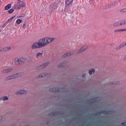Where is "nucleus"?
Wrapping results in <instances>:
<instances>
[{"instance_id":"18","label":"nucleus","mask_w":126,"mask_h":126,"mask_svg":"<svg viewBox=\"0 0 126 126\" xmlns=\"http://www.w3.org/2000/svg\"><path fill=\"white\" fill-rule=\"evenodd\" d=\"M66 65V62H63V63H61L59 64L58 65V67H61L63 66Z\"/></svg>"},{"instance_id":"50","label":"nucleus","mask_w":126,"mask_h":126,"mask_svg":"<svg viewBox=\"0 0 126 126\" xmlns=\"http://www.w3.org/2000/svg\"><path fill=\"white\" fill-rule=\"evenodd\" d=\"M21 0H18V1H21Z\"/></svg>"},{"instance_id":"46","label":"nucleus","mask_w":126,"mask_h":126,"mask_svg":"<svg viewBox=\"0 0 126 126\" xmlns=\"http://www.w3.org/2000/svg\"><path fill=\"white\" fill-rule=\"evenodd\" d=\"M4 49L5 50V51H6L7 50H8V49H7V47H4Z\"/></svg>"},{"instance_id":"19","label":"nucleus","mask_w":126,"mask_h":126,"mask_svg":"<svg viewBox=\"0 0 126 126\" xmlns=\"http://www.w3.org/2000/svg\"><path fill=\"white\" fill-rule=\"evenodd\" d=\"M73 0H66L65 3L67 5H70L73 1Z\"/></svg>"},{"instance_id":"29","label":"nucleus","mask_w":126,"mask_h":126,"mask_svg":"<svg viewBox=\"0 0 126 126\" xmlns=\"http://www.w3.org/2000/svg\"><path fill=\"white\" fill-rule=\"evenodd\" d=\"M125 46V43H122L119 46L120 48H123L124 46Z\"/></svg>"},{"instance_id":"47","label":"nucleus","mask_w":126,"mask_h":126,"mask_svg":"<svg viewBox=\"0 0 126 126\" xmlns=\"http://www.w3.org/2000/svg\"><path fill=\"white\" fill-rule=\"evenodd\" d=\"M7 47L8 49V50H9L11 49V47L9 46Z\"/></svg>"},{"instance_id":"40","label":"nucleus","mask_w":126,"mask_h":126,"mask_svg":"<svg viewBox=\"0 0 126 126\" xmlns=\"http://www.w3.org/2000/svg\"><path fill=\"white\" fill-rule=\"evenodd\" d=\"M11 21V20H10V19H9L7 20V22L6 23H7H7H9Z\"/></svg>"},{"instance_id":"4","label":"nucleus","mask_w":126,"mask_h":126,"mask_svg":"<svg viewBox=\"0 0 126 126\" xmlns=\"http://www.w3.org/2000/svg\"><path fill=\"white\" fill-rule=\"evenodd\" d=\"M61 2L59 0H56L52 4L50 5L51 8L52 9V10L53 11L54 10L58 7L57 5Z\"/></svg>"},{"instance_id":"11","label":"nucleus","mask_w":126,"mask_h":126,"mask_svg":"<svg viewBox=\"0 0 126 126\" xmlns=\"http://www.w3.org/2000/svg\"><path fill=\"white\" fill-rule=\"evenodd\" d=\"M95 98H93L87 100V102L89 103H92L96 102Z\"/></svg>"},{"instance_id":"44","label":"nucleus","mask_w":126,"mask_h":126,"mask_svg":"<svg viewBox=\"0 0 126 126\" xmlns=\"http://www.w3.org/2000/svg\"><path fill=\"white\" fill-rule=\"evenodd\" d=\"M123 60L124 61H126V55L124 57L123 59Z\"/></svg>"},{"instance_id":"9","label":"nucleus","mask_w":126,"mask_h":126,"mask_svg":"<svg viewBox=\"0 0 126 126\" xmlns=\"http://www.w3.org/2000/svg\"><path fill=\"white\" fill-rule=\"evenodd\" d=\"M88 47L87 45H86L83 46L82 48H81L77 52V53H79L82 51L85 50Z\"/></svg>"},{"instance_id":"1","label":"nucleus","mask_w":126,"mask_h":126,"mask_svg":"<svg viewBox=\"0 0 126 126\" xmlns=\"http://www.w3.org/2000/svg\"><path fill=\"white\" fill-rule=\"evenodd\" d=\"M48 44L47 38H45L40 39L38 42L35 43L32 45L31 48L34 49L36 48L41 47Z\"/></svg>"},{"instance_id":"6","label":"nucleus","mask_w":126,"mask_h":126,"mask_svg":"<svg viewBox=\"0 0 126 126\" xmlns=\"http://www.w3.org/2000/svg\"><path fill=\"white\" fill-rule=\"evenodd\" d=\"M51 73H48L47 74L46 73H42L40 75L37 76L36 78L37 79L43 78L45 76H48L50 75Z\"/></svg>"},{"instance_id":"33","label":"nucleus","mask_w":126,"mask_h":126,"mask_svg":"<svg viewBox=\"0 0 126 126\" xmlns=\"http://www.w3.org/2000/svg\"><path fill=\"white\" fill-rule=\"evenodd\" d=\"M120 82L119 81H115L114 82H113L111 83L112 84H119Z\"/></svg>"},{"instance_id":"5","label":"nucleus","mask_w":126,"mask_h":126,"mask_svg":"<svg viewBox=\"0 0 126 126\" xmlns=\"http://www.w3.org/2000/svg\"><path fill=\"white\" fill-rule=\"evenodd\" d=\"M20 76V74L18 73L14 74L7 77L5 78L4 80H8L10 79H12L15 78Z\"/></svg>"},{"instance_id":"37","label":"nucleus","mask_w":126,"mask_h":126,"mask_svg":"<svg viewBox=\"0 0 126 126\" xmlns=\"http://www.w3.org/2000/svg\"><path fill=\"white\" fill-rule=\"evenodd\" d=\"M2 51V52L5 51V50L4 49V48H1L0 49V51Z\"/></svg>"},{"instance_id":"31","label":"nucleus","mask_w":126,"mask_h":126,"mask_svg":"<svg viewBox=\"0 0 126 126\" xmlns=\"http://www.w3.org/2000/svg\"><path fill=\"white\" fill-rule=\"evenodd\" d=\"M94 98L95 99V100H96V102H98L101 100L100 98L98 97H96Z\"/></svg>"},{"instance_id":"27","label":"nucleus","mask_w":126,"mask_h":126,"mask_svg":"<svg viewBox=\"0 0 126 126\" xmlns=\"http://www.w3.org/2000/svg\"><path fill=\"white\" fill-rule=\"evenodd\" d=\"M7 72L8 73L12 71L13 69V68H7Z\"/></svg>"},{"instance_id":"20","label":"nucleus","mask_w":126,"mask_h":126,"mask_svg":"<svg viewBox=\"0 0 126 126\" xmlns=\"http://www.w3.org/2000/svg\"><path fill=\"white\" fill-rule=\"evenodd\" d=\"M19 4L20 5V6L21 8L22 7H23L25 5V3L24 2L22 1H20L18 2Z\"/></svg>"},{"instance_id":"36","label":"nucleus","mask_w":126,"mask_h":126,"mask_svg":"<svg viewBox=\"0 0 126 126\" xmlns=\"http://www.w3.org/2000/svg\"><path fill=\"white\" fill-rule=\"evenodd\" d=\"M26 22H25L23 23V28H25L26 26Z\"/></svg>"},{"instance_id":"14","label":"nucleus","mask_w":126,"mask_h":126,"mask_svg":"<svg viewBox=\"0 0 126 126\" xmlns=\"http://www.w3.org/2000/svg\"><path fill=\"white\" fill-rule=\"evenodd\" d=\"M103 113L105 114H108L112 113V111L110 110H103L102 111Z\"/></svg>"},{"instance_id":"7","label":"nucleus","mask_w":126,"mask_h":126,"mask_svg":"<svg viewBox=\"0 0 126 126\" xmlns=\"http://www.w3.org/2000/svg\"><path fill=\"white\" fill-rule=\"evenodd\" d=\"M61 114V112L60 111H56L54 112H52L49 113L48 114V116H58Z\"/></svg>"},{"instance_id":"21","label":"nucleus","mask_w":126,"mask_h":126,"mask_svg":"<svg viewBox=\"0 0 126 126\" xmlns=\"http://www.w3.org/2000/svg\"><path fill=\"white\" fill-rule=\"evenodd\" d=\"M94 72L95 70L94 69H92L89 70V73L90 75H92L93 73H94Z\"/></svg>"},{"instance_id":"38","label":"nucleus","mask_w":126,"mask_h":126,"mask_svg":"<svg viewBox=\"0 0 126 126\" xmlns=\"http://www.w3.org/2000/svg\"><path fill=\"white\" fill-rule=\"evenodd\" d=\"M7 24V23H6L3 24L2 26V28H4L5 27L6 25Z\"/></svg>"},{"instance_id":"3","label":"nucleus","mask_w":126,"mask_h":126,"mask_svg":"<svg viewBox=\"0 0 126 126\" xmlns=\"http://www.w3.org/2000/svg\"><path fill=\"white\" fill-rule=\"evenodd\" d=\"M15 64L16 65H22L25 61V59L23 58H21L19 59L17 58H15Z\"/></svg>"},{"instance_id":"25","label":"nucleus","mask_w":126,"mask_h":126,"mask_svg":"<svg viewBox=\"0 0 126 126\" xmlns=\"http://www.w3.org/2000/svg\"><path fill=\"white\" fill-rule=\"evenodd\" d=\"M121 26L120 25V23L119 24V22H117L115 23L113 25V26L114 27H116L117 26Z\"/></svg>"},{"instance_id":"10","label":"nucleus","mask_w":126,"mask_h":126,"mask_svg":"<svg viewBox=\"0 0 126 126\" xmlns=\"http://www.w3.org/2000/svg\"><path fill=\"white\" fill-rule=\"evenodd\" d=\"M27 93V91L24 90H21L17 92L16 93V94L17 95L20 94H25Z\"/></svg>"},{"instance_id":"53","label":"nucleus","mask_w":126,"mask_h":126,"mask_svg":"<svg viewBox=\"0 0 126 126\" xmlns=\"http://www.w3.org/2000/svg\"><path fill=\"white\" fill-rule=\"evenodd\" d=\"M82 76L83 77H84V75H83Z\"/></svg>"},{"instance_id":"32","label":"nucleus","mask_w":126,"mask_h":126,"mask_svg":"<svg viewBox=\"0 0 126 126\" xmlns=\"http://www.w3.org/2000/svg\"><path fill=\"white\" fill-rule=\"evenodd\" d=\"M43 54V52H42V53L39 52L36 55V56L37 57H39V56H40L42 55Z\"/></svg>"},{"instance_id":"45","label":"nucleus","mask_w":126,"mask_h":126,"mask_svg":"<svg viewBox=\"0 0 126 126\" xmlns=\"http://www.w3.org/2000/svg\"><path fill=\"white\" fill-rule=\"evenodd\" d=\"M123 60L124 61H126V55L124 57L123 59Z\"/></svg>"},{"instance_id":"34","label":"nucleus","mask_w":126,"mask_h":126,"mask_svg":"<svg viewBox=\"0 0 126 126\" xmlns=\"http://www.w3.org/2000/svg\"><path fill=\"white\" fill-rule=\"evenodd\" d=\"M122 31H123L122 29H117V30H115L114 31V32H122Z\"/></svg>"},{"instance_id":"2","label":"nucleus","mask_w":126,"mask_h":126,"mask_svg":"<svg viewBox=\"0 0 126 126\" xmlns=\"http://www.w3.org/2000/svg\"><path fill=\"white\" fill-rule=\"evenodd\" d=\"M49 90L50 91L55 93L58 92H68V89H65L63 88H60L59 89L58 88H53L49 89Z\"/></svg>"},{"instance_id":"12","label":"nucleus","mask_w":126,"mask_h":126,"mask_svg":"<svg viewBox=\"0 0 126 126\" xmlns=\"http://www.w3.org/2000/svg\"><path fill=\"white\" fill-rule=\"evenodd\" d=\"M46 38L48 44L53 41L54 39V38H53L46 37Z\"/></svg>"},{"instance_id":"24","label":"nucleus","mask_w":126,"mask_h":126,"mask_svg":"<svg viewBox=\"0 0 126 126\" xmlns=\"http://www.w3.org/2000/svg\"><path fill=\"white\" fill-rule=\"evenodd\" d=\"M118 3V2H112L111 3L110 5V7H111V6H112L113 5H115L116 4H117Z\"/></svg>"},{"instance_id":"30","label":"nucleus","mask_w":126,"mask_h":126,"mask_svg":"<svg viewBox=\"0 0 126 126\" xmlns=\"http://www.w3.org/2000/svg\"><path fill=\"white\" fill-rule=\"evenodd\" d=\"M120 12L121 13L126 12V8L120 10Z\"/></svg>"},{"instance_id":"22","label":"nucleus","mask_w":126,"mask_h":126,"mask_svg":"<svg viewBox=\"0 0 126 126\" xmlns=\"http://www.w3.org/2000/svg\"><path fill=\"white\" fill-rule=\"evenodd\" d=\"M22 22V20L20 19H18L16 21V23L18 24H20Z\"/></svg>"},{"instance_id":"8","label":"nucleus","mask_w":126,"mask_h":126,"mask_svg":"<svg viewBox=\"0 0 126 126\" xmlns=\"http://www.w3.org/2000/svg\"><path fill=\"white\" fill-rule=\"evenodd\" d=\"M50 63V62H49L44 63L43 64L41 65L40 66L38 67V68L39 69H41L43 68H44L47 66Z\"/></svg>"},{"instance_id":"54","label":"nucleus","mask_w":126,"mask_h":126,"mask_svg":"<svg viewBox=\"0 0 126 126\" xmlns=\"http://www.w3.org/2000/svg\"><path fill=\"white\" fill-rule=\"evenodd\" d=\"M1 32V30L0 29V32Z\"/></svg>"},{"instance_id":"48","label":"nucleus","mask_w":126,"mask_h":126,"mask_svg":"<svg viewBox=\"0 0 126 126\" xmlns=\"http://www.w3.org/2000/svg\"><path fill=\"white\" fill-rule=\"evenodd\" d=\"M3 118V117L2 116H0V120H2Z\"/></svg>"},{"instance_id":"43","label":"nucleus","mask_w":126,"mask_h":126,"mask_svg":"<svg viewBox=\"0 0 126 126\" xmlns=\"http://www.w3.org/2000/svg\"><path fill=\"white\" fill-rule=\"evenodd\" d=\"M123 60L124 61H126V55L124 57L123 59Z\"/></svg>"},{"instance_id":"42","label":"nucleus","mask_w":126,"mask_h":126,"mask_svg":"<svg viewBox=\"0 0 126 126\" xmlns=\"http://www.w3.org/2000/svg\"><path fill=\"white\" fill-rule=\"evenodd\" d=\"M120 49V47H119V46L118 47H116V50H117L119 49Z\"/></svg>"},{"instance_id":"39","label":"nucleus","mask_w":126,"mask_h":126,"mask_svg":"<svg viewBox=\"0 0 126 126\" xmlns=\"http://www.w3.org/2000/svg\"><path fill=\"white\" fill-rule=\"evenodd\" d=\"M16 16H14L12 17H11L10 18V20H12Z\"/></svg>"},{"instance_id":"23","label":"nucleus","mask_w":126,"mask_h":126,"mask_svg":"<svg viewBox=\"0 0 126 126\" xmlns=\"http://www.w3.org/2000/svg\"><path fill=\"white\" fill-rule=\"evenodd\" d=\"M102 113H103L102 111H98L97 112V113L94 114V115H95L99 116Z\"/></svg>"},{"instance_id":"35","label":"nucleus","mask_w":126,"mask_h":126,"mask_svg":"<svg viewBox=\"0 0 126 126\" xmlns=\"http://www.w3.org/2000/svg\"><path fill=\"white\" fill-rule=\"evenodd\" d=\"M2 72L3 73H7V69H4L2 70Z\"/></svg>"},{"instance_id":"52","label":"nucleus","mask_w":126,"mask_h":126,"mask_svg":"<svg viewBox=\"0 0 126 126\" xmlns=\"http://www.w3.org/2000/svg\"><path fill=\"white\" fill-rule=\"evenodd\" d=\"M125 46L126 45V43L125 44Z\"/></svg>"},{"instance_id":"26","label":"nucleus","mask_w":126,"mask_h":126,"mask_svg":"<svg viewBox=\"0 0 126 126\" xmlns=\"http://www.w3.org/2000/svg\"><path fill=\"white\" fill-rule=\"evenodd\" d=\"M126 24L125 21V20H123L120 23V25H123Z\"/></svg>"},{"instance_id":"49","label":"nucleus","mask_w":126,"mask_h":126,"mask_svg":"<svg viewBox=\"0 0 126 126\" xmlns=\"http://www.w3.org/2000/svg\"><path fill=\"white\" fill-rule=\"evenodd\" d=\"M123 31H126V29H122Z\"/></svg>"},{"instance_id":"41","label":"nucleus","mask_w":126,"mask_h":126,"mask_svg":"<svg viewBox=\"0 0 126 126\" xmlns=\"http://www.w3.org/2000/svg\"><path fill=\"white\" fill-rule=\"evenodd\" d=\"M122 125L123 126H126L125 122L122 123Z\"/></svg>"},{"instance_id":"16","label":"nucleus","mask_w":126,"mask_h":126,"mask_svg":"<svg viewBox=\"0 0 126 126\" xmlns=\"http://www.w3.org/2000/svg\"><path fill=\"white\" fill-rule=\"evenodd\" d=\"M11 6V4H9L7 5L5 7V10H7L10 9Z\"/></svg>"},{"instance_id":"51","label":"nucleus","mask_w":126,"mask_h":126,"mask_svg":"<svg viewBox=\"0 0 126 126\" xmlns=\"http://www.w3.org/2000/svg\"><path fill=\"white\" fill-rule=\"evenodd\" d=\"M1 1L0 0V4H1Z\"/></svg>"},{"instance_id":"17","label":"nucleus","mask_w":126,"mask_h":126,"mask_svg":"<svg viewBox=\"0 0 126 126\" xmlns=\"http://www.w3.org/2000/svg\"><path fill=\"white\" fill-rule=\"evenodd\" d=\"M72 53V52H68L67 53H66L65 54H64L62 56V57L64 58L67 57L68 56H70V55Z\"/></svg>"},{"instance_id":"28","label":"nucleus","mask_w":126,"mask_h":126,"mask_svg":"<svg viewBox=\"0 0 126 126\" xmlns=\"http://www.w3.org/2000/svg\"><path fill=\"white\" fill-rule=\"evenodd\" d=\"M14 11L13 9H11L8 11V12L9 14H11Z\"/></svg>"},{"instance_id":"13","label":"nucleus","mask_w":126,"mask_h":126,"mask_svg":"<svg viewBox=\"0 0 126 126\" xmlns=\"http://www.w3.org/2000/svg\"><path fill=\"white\" fill-rule=\"evenodd\" d=\"M8 97L7 96H3L0 98V100H3L5 101L8 100Z\"/></svg>"},{"instance_id":"15","label":"nucleus","mask_w":126,"mask_h":126,"mask_svg":"<svg viewBox=\"0 0 126 126\" xmlns=\"http://www.w3.org/2000/svg\"><path fill=\"white\" fill-rule=\"evenodd\" d=\"M18 3L15 4L14 6V9H19L21 8Z\"/></svg>"}]
</instances>
